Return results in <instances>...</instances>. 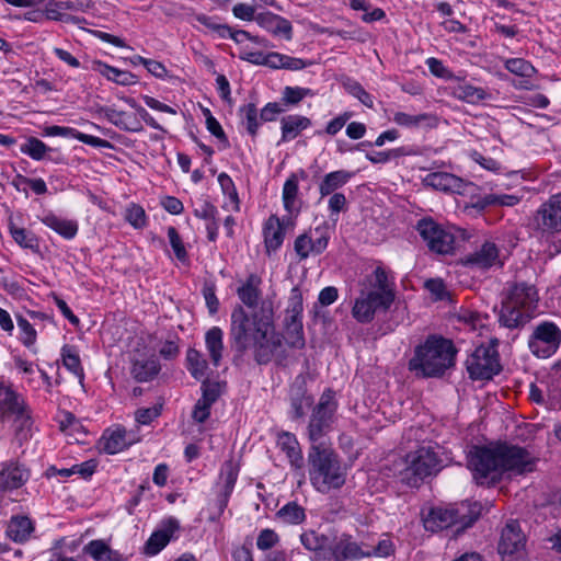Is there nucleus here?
Wrapping results in <instances>:
<instances>
[{"mask_svg": "<svg viewBox=\"0 0 561 561\" xmlns=\"http://www.w3.org/2000/svg\"><path fill=\"white\" fill-rule=\"evenodd\" d=\"M83 552L94 561H123L122 554L101 539H94L83 547Z\"/></svg>", "mask_w": 561, "mask_h": 561, "instance_id": "f704fd0d", "label": "nucleus"}, {"mask_svg": "<svg viewBox=\"0 0 561 561\" xmlns=\"http://www.w3.org/2000/svg\"><path fill=\"white\" fill-rule=\"evenodd\" d=\"M531 229L538 239L545 241L561 233V192L551 195L536 210L531 220Z\"/></svg>", "mask_w": 561, "mask_h": 561, "instance_id": "6e6552de", "label": "nucleus"}, {"mask_svg": "<svg viewBox=\"0 0 561 561\" xmlns=\"http://www.w3.org/2000/svg\"><path fill=\"white\" fill-rule=\"evenodd\" d=\"M75 139L79 140L85 145L92 146L94 148H105V149L113 148V145L108 140H105V139H102V138H99V137H95L92 135H88V134L81 133L79 130H77V135H76Z\"/></svg>", "mask_w": 561, "mask_h": 561, "instance_id": "774afa93", "label": "nucleus"}, {"mask_svg": "<svg viewBox=\"0 0 561 561\" xmlns=\"http://www.w3.org/2000/svg\"><path fill=\"white\" fill-rule=\"evenodd\" d=\"M374 283L368 288L369 290L387 293L390 295V298L396 299L394 285L388 278L387 272L378 266L374 271Z\"/></svg>", "mask_w": 561, "mask_h": 561, "instance_id": "09e8293b", "label": "nucleus"}, {"mask_svg": "<svg viewBox=\"0 0 561 561\" xmlns=\"http://www.w3.org/2000/svg\"><path fill=\"white\" fill-rule=\"evenodd\" d=\"M239 476V466L232 460H226L219 472V481L217 483L219 490L217 492L216 505L218 508L217 516H213L211 519L215 520L219 518L225 512L229 499L234 489L236 482Z\"/></svg>", "mask_w": 561, "mask_h": 561, "instance_id": "2eb2a0df", "label": "nucleus"}, {"mask_svg": "<svg viewBox=\"0 0 561 561\" xmlns=\"http://www.w3.org/2000/svg\"><path fill=\"white\" fill-rule=\"evenodd\" d=\"M525 546V536L516 520L506 524L501 533L497 550L502 556L519 553Z\"/></svg>", "mask_w": 561, "mask_h": 561, "instance_id": "6ab92c4d", "label": "nucleus"}, {"mask_svg": "<svg viewBox=\"0 0 561 561\" xmlns=\"http://www.w3.org/2000/svg\"><path fill=\"white\" fill-rule=\"evenodd\" d=\"M282 138L287 142L295 139L302 130L311 126V121L302 115L291 114L280 119Z\"/></svg>", "mask_w": 561, "mask_h": 561, "instance_id": "2f4dec72", "label": "nucleus"}, {"mask_svg": "<svg viewBox=\"0 0 561 561\" xmlns=\"http://www.w3.org/2000/svg\"><path fill=\"white\" fill-rule=\"evenodd\" d=\"M393 301L387 293L362 289L352 307V316L359 323H370L377 313L387 312Z\"/></svg>", "mask_w": 561, "mask_h": 561, "instance_id": "1a4fd4ad", "label": "nucleus"}, {"mask_svg": "<svg viewBox=\"0 0 561 561\" xmlns=\"http://www.w3.org/2000/svg\"><path fill=\"white\" fill-rule=\"evenodd\" d=\"M260 284L261 278L256 274H250L245 283L238 288V297L247 307H256L261 296V291L259 289Z\"/></svg>", "mask_w": 561, "mask_h": 561, "instance_id": "e433bc0d", "label": "nucleus"}, {"mask_svg": "<svg viewBox=\"0 0 561 561\" xmlns=\"http://www.w3.org/2000/svg\"><path fill=\"white\" fill-rule=\"evenodd\" d=\"M337 405L335 392L332 389L324 390L311 411L307 426L308 437L312 444H317L332 430Z\"/></svg>", "mask_w": 561, "mask_h": 561, "instance_id": "423d86ee", "label": "nucleus"}, {"mask_svg": "<svg viewBox=\"0 0 561 561\" xmlns=\"http://www.w3.org/2000/svg\"><path fill=\"white\" fill-rule=\"evenodd\" d=\"M10 234L12 239L24 249H30L33 252L39 251L38 238L32 232L24 228H20L10 224Z\"/></svg>", "mask_w": 561, "mask_h": 561, "instance_id": "a19ab883", "label": "nucleus"}, {"mask_svg": "<svg viewBox=\"0 0 561 561\" xmlns=\"http://www.w3.org/2000/svg\"><path fill=\"white\" fill-rule=\"evenodd\" d=\"M18 327L21 331V342L22 344L31 350L34 354L37 350L34 347L37 339V333L34 327L23 317H18Z\"/></svg>", "mask_w": 561, "mask_h": 561, "instance_id": "3c124183", "label": "nucleus"}, {"mask_svg": "<svg viewBox=\"0 0 561 561\" xmlns=\"http://www.w3.org/2000/svg\"><path fill=\"white\" fill-rule=\"evenodd\" d=\"M34 531V524L27 516H12L7 527V536L18 543L27 541Z\"/></svg>", "mask_w": 561, "mask_h": 561, "instance_id": "c85d7f7f", "label": "nucleus"}, {"mask_svg": "<svg viewBox=\"0 0 561 561\" xmlns=\"http://www.w3.org/2000/svg\"><path fill=\"white\" fill-rule=\"evenodd\" d=\"M307 462L310 483L319 493L328 494L345 484L347 468L332 448L312 444Z\"/></svg>", "mask_w": 561, "mask_h": 561, "instance_id": "7ed1b4c3", "label": "nucleus"}, {"mask_svg": "<svg viewBox=\"0 0 561 561\" xmlns=\"http://www.w3.org/2000/svg\"><path fill=\"white\" fill-rule=\"evenodd\" d=\"M133 444L127 438V431L124 427H117L108 436L102 437V449L108 455H115L128 448Z\"/></svg>", "mask_w": 561, "mask_h": 561, "instance_id": "c9c22d12", "label": "nucleus"}, {"mask_svg": "<svg viewBox=\"0 0 561 561\" xmlns=\"http://www.w3.org/2000/svg\"><path fill=\"white\" fill-rule=\"evenodd\" d=\"M30 478L28 470L19 462H9L0 471V491L21 488Z\"/></svg>", "mask_w": 561, "mask_h": 561, "instance_id": "5701e85b", "label": "nucleus"}, {"mask_svg": "<svg viewBox=\"0 0 561 561\" xmlns=\"http://www.w3.org/2000/svg\"><path fill=\"white\" fill-rule=\"evenodd\" d=\"M347 91L355 96L362 104L371 108L374 106L373 96L356 81L346 84Z\"/></svg>", "mask_w": 561, "mask_h": 561, "instance_id": "680f3d73", "label": "nucleus"}, {"mask_svg": "<svg viewBox=\"0 0 561 561\" xmlns=\"http://www.w3.org/2000/svg\"><path fill=\"white\" fill-rule=\"evenodd\" d=\"M467 371L473 380H490L500 374L502 366L494 346H478L466 360Z\"/></svg>", "mask_w": 561, "mask_h": 561, "instance_id": "9d476101", "label": "nucleus"}, {"mask_svg": "<svg viewBox=\"0 0 561 561\" xmlns=\"http://www.w3.org/2000/svg\"><path fill=\"white\" fill-rule=\"evenodd\" d=\"M279 542V536L275 530L265 528L259 533L256 547L262 551L271 550Z\"/></svg>", "mask_w": 561, "mask_h": 561, "instance_id": "4d7b16f0", "label": "nucleus"}, {"mask_svg": "<svg viewBox=\"0 0 561 561\" xmlns=\"http://www.w3.org/2000/svg\"><path fill=\"white\" fill-rule=\"evenodd\" d=\"M533 313L529 310L517 307L505 299L502 300V306L499 314V322L501 325L508 329H518L524 327L531 319Z\"/></svg>", "mask_w": 561, "mask_h": 561, "instance_id": "4be33fe9", "label": "nucleus"}, {"mask_svg": "<svg viewBox=\"0 0 561 561\" xmlns=\"http://www.w3.org/2000/svg\"><path fill=\"white\" fill-rule=\"evenodd\" d=\"M353 175V172L346 170H337L325 174L319 184L321 197L336 193L335 191L348 183Z\"/></svg>", "mask_w": 561, "mask_h": 561, "instance_id": "72a5a7b5", "label": "nucleus"}, {"mask_svg": "<svg viewBox=\"0 0 561 561\" xmlns=\"http://www.w3.org/2000/svg\"><path fill=\"white\" fill-rule=\"evenodd\" d=\"M329 240L327 222L297 236L294 241V251L298 262L306 261L310 255L322 254L329 245Z\"/></svg>", "mask_w": 561, "mask_h": 561, "instance_id": "f8f14e48", "label": "nucleus"}, {"mask_svg": "<svg viewBox=\"0 0 561 561\" xmlns=\"http://www.w3.org/2000/svg\"><path fill=\"white\" fill-rule=\"evenodd\" d=\"M284 339L289 347L297 350H302L305 347L306 340L302 323L284 327Z\"/></svg>", "mask_w": 561, "mask_h": 561, "instance_id": "864d4df0", "label": "nucleus"}, {"mask_svg": "<svg viewBox=\"0 0 561 561\" xmlns=\"http://www.w3.org/2000/svg\"><path fill=\"white\" fill-rule=\"evenodd\" d=\"M278 446L282 451L286 454V457L290 466L295 469H302L305 461L301 448L296 436L289 432H284L278 436Z\"/></svg>", "mask_w": 561, "mask_h": 561, "instance_id": "a878e982", "label": "nucleus"}, {"mask_svg": "<svg viewBox=\"0 0 561 561\" xmlns=\"http://www.w3.org/2000/svg\"><path fill=\"white\" fill-rule=\"evenodd\" d=\"M180 529L176 518L170 517L162 523V527L151 534L144 547V553L148 557L158 554L173 538Z\"/></svg>", "mask_w": 561, "mask_h": 561, "instance_id": "a211bd4d", "label": "nucleus"}, {"mask_svg": "<svg viewBox=\"0 0 561 561\" xmlns=\"http://www.w3.org/2000/svg\"><path fill=\"white\" fill-rule=\"evenodd\" d=\"M0 409L15 415L18 435L25 438L24 431H28L32 425L28 408L20 394L3 382H0Z\"/></svg>", "mask_w": 561, "mask_h": 561, "instance_id": "4468645a", "label": "nucleus"}, {"mask_svg": "<svg viewBox=\"0 0 561 561\" xmlns=\"http://www.w3.org/2000/svg\"><path fill=\"white\" fill-rule=\"evenodd\" d=\"M468 468L480 485L499 483L505 472L523 476L535 471L537 458L526 448L508 443L474 446L467 457Z\"/></svg>", "mask_w": 561, "mask_h": 561, "instance_id": "f03ea898", "label": "nucleus"}, {"mask_svg": "<svg viewBox=\"0 0 561 561\" xmlns=\"http://www.w3.org/2000/svg\"><path fill=\"white\" fill-rule=\"evenodd\" d=\"M456 348L450 340L430 335L423 344L415 347L408 367L417 377H442L455 365Z\"/></svg>", "mask_w": 561, "mask_h": 561, "instance_id": "20e7f679", "label": "nucleus"}, {"mask_svg": "<svg viewBox=\"0 0 561 561\" xmlns=\"http://www.w3.org/2000/svg\"><path fill=\"white\" fill-rule=\"evenodd\" d=\"M467 263L480 268H490L496 263H500L496 244L485 241L479 250L467 257Z\"/></svg>", "mask_w": 561, "mask_h": 561, "instance_id": "c756f323", "label": "nucleus"}, {"mask_svg": "<svg viewBox=\"0 0 561 561\" xmlns=\"http://www.w3.org/2000/svg\"><path fill=\"white\" fill-rule=\"evenodd\" d=\"M242 123L245 125L247 131L255 137L260 126V116L255 104L249 103L239 108Z\"/></svg>", "mask_w": 561, "mask_h": 561, "instance_id": "49530a36", "label": "nucleus"}, {"mask_svg": "<svg viewBox=\"0 0 561 561\" xmlns=\"http://www.w3.org/2000/svg\"><path fill=\"white\" fill-rule=\"evenodd\" d=\"M313 404V397L307 391L304 385L297 386L290 392V417L301 420L308 409Z\"/></svg>", "mask_w": 561, "mask_h": 561, "instance_id": "cd10ccee", "label": "nucleus"}, {"mask_svg": "<svg viewBox=\"0 0 561 561\" xmlns=\"http://www.w3.org/2000/svg\"><path fill=\"white\" fill-rule=\"evenodd\" d=\"M230 339L232 347L244 353L254 348V358L257 364H267L272 359L285 366L287 354L283 346V336L274 332L272 310L261 308V313L254 311L249 314L243 307L237 306L231 312Z\"/></svg>", "mask_w": 561, "mask_h": 561, "instance_id": "f257e3e1", "label": "nucleus"}, {"mask_svg": "<svg viewBox=\"0 0 561 561\" xmlns=\"http://www.w3.org/2000/svg\"><path fill=\"white\" fill-rule=\"evenodd\" d=\"M505 68L516 76L526 78H530L535 73L534 66L523 58L507 59L505 62Z\"/></svg>", "mask_w": 561, "mask_h": 561, "instance_id": "5fc2aeb1", "label": "nucleus"}, {"mask_svg": "<svg viewBox=\"0 0 561 561\" xmlns=\"http://www.w3.org/2000/svg\"><path fill=\"white\" fill-rule=\"evenodd\" d=\"M224 332L218 327H213L206 332L205 343L214 366H218L222 357Z\"/></svg>", "mask_w": 561, "mask_h": 561, "instance_id": "58836bf2", "label": "nucleus"}, {"mask_svg": "<svg viewBox=\"0 0 561 561\" xmlns=\"http://www.w3.org/2000/svg\"><path fill=\"white\" fill-rule=\"evenodd\" d=\"M168 237L176 259L182 262L185 261L187 257V252L178 230L174 227L168 228Z\"/></svg>", "mask_w": 561, "mask_h": 561, "instance_id": "bf43d9fd", "label": "nucleus"}, {"mask_svg": "<svg viewBox=\"0 0 561 561\" xmlns=\"http://www.w3.org/2000/svg\"><path fill=\"white\" fill-rule=\"evenodd\" d=\"M423 183L425 186L444 192H459L461 188V180L446 172L430 173L423 179Z\"/></svg>", "mask_w": 561, "mask_h": 561, "instance_id": "473e14b6", "label": "nucleus"}, {"mask_svg": "<svg viewBox=\"0 0 561 561\" xmlns=\"http://www.w3.org/2000/svg\"><path fill=\"white\" fill-rule=\"evenodd\" d=\"M125 218L136 229H140L146 226V213L139 205L133 204L128 207Z\"/></svg>", "mask_w": 561, "mask_h": 561, "instance_id": "052dcab7", "label": "nucleus"}, {"mask_svg": "<svg viewBox=\"0 0 561 561\" xmlns=\"http://www.w3.org/2000/svg\"><path fill=\"white\" fill-rule=\"evenodd\" d=\"M41 221L48 228L65 239H73L78 233V224L76 220L61 218L54 213L45 214Z\"/></svg>", "mask_w": 561, "mask_h": 561, "instance_id": "7c9ffc66", "label": "nucleus"}, {"mask_svg": "<svg viewBox=\"0 0 561 561\" xmlns=\"http://www.w3.org/2000/svg\"><path fill=\"white\" fill-rule=\"evenodd\" d=\"M365 558L369 557H389L393 552V543L390 539L385 538L378 541L376 547H367Z\"/></svg>", "mask_w": 561, "mask_h": 561, "instance_id": "e2e57ef3", "label": "nucleus"}, {"mask_svg": "<svg viewBox=\"0 0 561 561\" xmlns=\"http://www.w3.org/2000/svg\"><path fill=\"white\" fill-rule=\"evenodd\" d=\"M12 184L20 190V184H27L32 191L37 195H43L47 193V185L45 181L41 178L38 179H30L22 174H18L13 180Z\"/></svg>", "mask_w": 561, "mask_h": 561, "instance_id": "13d9d810", "label": "nucleus"}, {"mask_svg": "<svg viewBox=\"0 0 561 561\" xmlns=\"http://www.w3.org/2000/svg\"><path fill=\"white\" fill-rule=\"evenodd\" d=\"M276 518L287 525H299L305 522L306 512L297 502H288L276 512Z\"/></svg>", "mask_w": 561, "mask_h": 561, "instance_id": "ea45409f", "label": "nucleus"}, {"mask_svg": "<svg viewBox=\"0 0 561 561\" xmlns=\"http://www.w3.org/2000/svg\"><path fill=\"white\" fill-rule=\"evenodd\" d=\"M416 230L431 251L438 254H449L454 251L455 237L432 218L417 221Z\"/></svg>", "mask_w": 561, "mask_h": 561, "instance_id": "ddd939ff", "label": "nucleus"}, {"mask_svg": "<svg viewBox=\"0 0 561 561\" xmlns=\"http://www.w3.org/2000/svg\"><path fill=\"white\" fill-rule=\"evenodd\" d=\"M264 244L267 254L276 252L285 239V228L276 215H271L263 227Z\"/></svg>", "mask_w": 561, "mask_h": 561, "instance_id": "393cba45", "label": "nucleus"}, {"mask_svg": "<svg viewBox=\"0 0 561 561\" xmlns=\"http://www.w3.org/2000/svg\"><path fill=\"white\" fill-rule=\"evenodd\" d=\"M435 117L431 114H419V115H410L404 112H397L393 115V122L403 127H417L422 124H426L427 126L435 125Z\"/></svg>", "mask_w": 561, "mask_h": 561, "instance_id": "79ce46f5", "label": "nucleus"}, {"mask_svg": "<svg viewBox=\"0 0 561 561\" xmlns=\"http://www.w3.org/2000/svg\"><path fill=\"white\" fill-rule=\"evenodd\" d=\"M561 330L551 321L537 324L528 339L529 351L539 358L552 356L560 347Z\"/></svg>", "mask_w": 561, "mask_h": 561, "instance_id": "9b49d317", "label": "nucleus"}, {"mask_svg": "<svg viewBox=\"0 0 561 561\" xmlns=\"http://www.w3.org/2000/svg\"><path fill=\"white\" fill-rule=\"evenodd\" d=\"M225 386V382L203 380L201 386L202 397L199 399L213 405L221 396Z\"/></svg>", "mask_w": 561, "mask_h": 561, "instance_id": "603ef678", "label": "nucleus"}, {"mask_svg": "<svg viewBox=\"0 0 561 561\" xmlns=\"http://www.w3.org/2000/svg\"><path fill=\"white\" fill-rule=\"evenodd\" d=\"M21 152L30 156L34 160L44 159L46 152L51 151L42 140L35 137H30L20 148Z\"/></svg>", "mask_w": 561, "mask_h": 561, "instance_id": "8fccbe9b", "label": "nucleus"}, {"mask_svg": "<svg viewBox=\"0 0 561 561\" xmlns=\"http://www.w3.org/2000/svg\"><path fill=\"white\" fill-rule=\"evenodd\" d=\"M482 506L478 502H462L450 507H433L423 519V524L425 529L432 533L456 527L457 534L471 527L479 518Z\"/></svg>", "mask_w": 561, "mask_h": 561, "instance_id": "39448f33", "label": "nucleus"}, {"mask_svg": "<svg viewBox=\"0 0 561 561\" xmlns=\"http://www.w3.org/2000/svg\"><path fill=\"white\" fill-rule=\"evenodd\" d=\"M454 96L467 103H477L486 98L484 89L471 85L469 83L459 84L454 89Z\"/></svg>", "mask_w": 561, "mask_h": 561, "instance_id": "c03bdc74", "label": "nucleus"}, {"mask_svg": "<svg viewBox=\"0 0 561 561\" xmlns=\"http://www.w3.org/2000/svg\"><path fill=\"white\" fill-rule=\"evenodd\" d=\"M61 356L64 366L76 375L80 381L83 380L84 374L81 366L80 357L73 346L64 345L61 348Z\"/></svg>", "mask_w": 561, "mask_h": 561, "instance_id": "a18cd8bd", "label": "nucleus"}, {"mask_svg": "<svg viewBox=\"0 0 561 561\" xmlns=\"http://www.w3.org/2000/svg\"><path fill=\"white\" fill-rule=\"evenodd\" d=\"M504 299L533 313L538 302V293L534 285L525 282L515 283Z\"/></svg>", "mask_w": 561, "mask_h": 561, "instance_id": "412c9836", "label": "nucleus"}, {"mask_svg": "<svg viewBox=\"0 0 561 561\" xmlns=\"http://www.w3.org/2000/svg\"><path fill=\"white\" fill-rule=\"evenodd\" d=\"M161 413V405L142 408L136 411L135 417L139 424L147 425L157 419Z\"/></svg>", "mask_w": 561, "mask_h": 561, "instance_id": "338daca9", "label": "nucleus"}, {"mask_svg": "<svg viewBox=\"0 0 561 561\" xmlns=\"http://www.w3.org/2000/svg\"><path fill=\"white\" fill-rule=\"evenodd\" d=\"M304 304H302V294L298 287H294L290 290V295L287 302V308L285 312L296 314L298 317H302Z\"/></svg>", "mask_w": 561, "mask_h": 561, "instance_id": "0e129e2a", "label": "nucleus"}, {"mask_svg": "<svg viewBox=\"0 0 561 561\" xmlns=\"http://www.w3.org/2000/svg\"><path fill=\"white\" fill-rule=\"evenodd\" d=\"M311 90L300 87H285L283 90V102L289 105L298 104L305 96L311 95Z\"/></svg>", "mask_w": 561, "mask_h": 561, "instance_id": "6e6d98bb", "label": "nucleus"}, {"mask_svg": "<svg viewBox=\"0 0 561 561\" xmlns=\"http://www.w3.org/2000/svg\"><path fill=\"white\" fill-rule=\"evenodd\" d=\"M93 69L121 85H131L137 81L136 76L131 72L119 70L102 61H94Z\"/></svg>", "mask_w": 561, "mask_h": 561, "instance_id": "4c0bfd02", "label": "nucleus"}, {"mask_svg": "<svg viewBox=\"0 0 561 561\" xmlns=\"http://www.w3.org/2000/svg\"><path fill=\"white\" fill-rule=\"evenodd\" d=\"M203 296L210 314H215L219 309V300L216 296V287L213 283H205L203 286Z\"/></svg>", "mask_w": 561, "mask_h": 561, "instance_id": "69168bd1", "label": "nucleus"}, {"mask_svg": "<svg viewBox=\"0 0 561 561\" xmlns=\"http://www.w3.org/2000/svg\"><path fill=\"white\" fill-rule=\"evenodd\" d=\"M404 462L405 468L401 472L402 481L410 486H417L425 478L439 470L437 455L430 447H420L409 453Z\"/></svg>", "mask_w": 561, "mask_h": 561, "instance_id": "0eeeda50", "label": "nucleus"}, {"mask_svg": "<svg viewBox=\"0 0 561 561\" xmlns=\"http://www.w3.org/2000/svg\"><path fill=\"white\" fill-rule=\"evenodd\" d=\"M187 370L196 379L201 380L205 377L207 370V362L195 348H188L186 353Z\"/></svg>", "mask_w": 561, "mask_h": 561, "instance_id": "37998d69", "label": "nucleus"}, {"mask_svg": "<svg viewBox=\"0 0 561 561\" xmlns=\"http://www.w3.org/2000/svg\"><path fill=\"white\" fill-rule=\"evenodd\" d=\"M161 367L157 358H136L131 360L130 374L137 382L151 381Z\"/></svg>", "mask_w": 561, "mask_h": 561, "instance_id": "bb28decb", "label": "nucleus"}, {"mask_svg": "<svg viewBox=\"0 0 561 561\" xmlns=\"http://www.w3.org/2000/svg\"><path fill=\"white\" fill-rule=\"evenodd\" d=\"M334 531L328 534L308 529L300 535V542L305 549L312 552V561H330Z\"/></svg>", "mask_w": 561, "mask_h": 561, "instance_id": "dca6fc26", "label": "nucleus"}, {"mask_svg": "<svg viewBox=\"0 0 561 561\" xmlns=\"http://www.w3.org/2000/svg\"><path fill=\"white\" fill-rule=\"evenodd\" d=\"M365 558V549L362 548L350 534L337 535L334 531L331 547L330 561H350Z\"/></svg>", "mask_w": 561, "mask_h": 561, "instance_id": "f3484780", "label": "nucleus"}, {"mask_svg": "<svg viewBox=\"0 0 561 561\" xmlns=\"http://www.w3.org/2000/svg\"><path fill=\"white\" fill-rule=\"evenodd\" d=\"M96 113L106 118L111 124L119 128L121 130L128 133H140L144 127L140 119L136 115L117 111L111 106H100Z\"/></svg>", "mask_w": 561, "mask_h": 561, "instance_id": "aec40b11", "label": "nucleus"}, {"mask_svg": "<svg viewBox=\"0 0 561 561\" xmlns=\"http://www.w3.org/2000/svg\"><path fill=\"white\" fill-rule=\"evenodd\" d=\"M255 22L273 35H283L287 41H290L293 37L290 22L280 15L272 12H262L256 14Z\"/></svg>", "mask_w": 561, "mask_h": 561, "instance_id": "b1692460", "label": "nucleus"}, {"mask_svg": "<svg viewBox=\"0 0 561 561\" xmlns=\"http://www.w3.org/2000/svg\"><path fill=\"white\" fill-rule=\"evenodd\" d=\"M298 195V174H290L283 186V203L287 211L296 209Z\"/></svg>", "mask_w": 561, "mask_h": 561, "instance_id": "de8ad7c7", "label": "nucleus"}]
</instances>
